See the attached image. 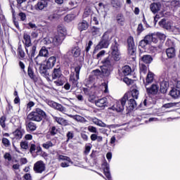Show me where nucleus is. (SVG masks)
<instances>
[{
  "instance_id": "nucleus-39",
  "label": "nucleus",
  "mask_w": 180,
  "mask_h": 180,
  "mask_svg": "<svg viewBox=\"0 0 180 180\" xmlns=\"http://www.w3.org/2000/svg\"><path fill=\"white\" fill-rule=\"evenodd\" d=\"M47 70H49V68H47L46 65H44L40 68L39 72L40 74H41V75H43V77H47L49 75V71H47Z\"/></svg>"
},
{
  "instance_id": "nucleus-11",
  "label": "nucleus",
  "mask_w": 180,
  "mask_h": 180,
  "mask_svg": "<svg viewBox=\"0 0 180 180\" xmlns=\"http://www.w3.org/2000/svg\"><path fill=\"white\" fill-rule=\"evenodd\" d=\"M159 25L160 27H163V29H166V30H171V32H174V29L175 27L172 26V22L170 21H167L165 18L162 19L159 22Z\"/></svg>"
},
{
  "instance_id": "nucleus-50",
  "label": "nucleus",
  "mask_w": 180,
  "mask_h": 180,
  "mask_svg": "<svg viewBox=\"0 0 180 180\" xmlns=\"http://www.w3.org/2000/svg\"><path fill=\"white\" fill-rule=\"evenodd\" d=\"M176 105H178V103H168L165 104L163 106L166 109H168L169 108H174V106H176Z\"/></svg>"
},
{
  "instance_id": "nucleus-58",
  "label": "nucleus",
  "mask_w": 180,
  "mask_h": 180,
  "mask_svg": "<svg viewBox=\"0 0 180 180\" xmlns=\"http://www.w3.org/2000/svg\"><path fill=\"white\" fill-rule=\"evenodd\" d=\"M88 130L90 131V133H98V130L96 129V127L94 126H89Z\"/></svg>"
},
{
  "instance_id": "nucleus-29",
  "label": "nucleus",
  "mask_w": 180,
  "mask_h": 180,
  "mask_svg": "<svg viewBox=\"0 0 180 180\" xmlns=\"http://www.w3.org/2000/svg\"><path fill=\"white\" fill-rule=\"evenodd\" d=\"M69 117H71L74 120H76V122H80V123H86V122H88V120H86L84 117L80 115H70Z\"/></svg>"
},
{
  "instance_id": "nucleus-61",
  "label": "nucleus",
  "mask_w": 180,
  "mask_h": 180,
  "mask_svg": "<svg viewBox=\"0 0 180 180\" xmlns=\"http://www.w3.org/2000/svg\"><path fill=\"white\" fill-rule=\"evenodd\" d=\"M152 42L153 43H158V37L157 34H152Z\"/></svg>"
},
{
  "instance_id": "nucleus-21",
  "label": "nucleus",
  "mask_w": 180,
  "mask_h": 180,
  "mask_svg": "<svg viewBox=\"0 0 180 180\" xmlns=\"http://www.w3.org/2000/svg\"><path fill=\"white\" fill-rule=\"evenodd\" d=\"M169 95L173 98V99H179L180 98V88H172L169 91Z\"/></svg>"
},
{
  "instance_id": "nucleus-43",
  "label": "nucleus",
  "mask_w": 180,
  "mask_h": 180,
  "mask_svg": "<svg viewBox=\"0 0 180 180\" xmlns=\"http://www.w3.org/2000/svg\"><path fill=\"white\" fill-rule=\"evenodd\" d=\"M111 5L113 6V8L117 9V8H120L122 6V3L119 0H112L111 1Z\"/></svg>"
},
{
  "instance_id": "nucleus-57",
  "label": "nucleus",
  "mask_w": 180,
  "mask_h": 180,
  "mask_svg": "<svg viewBox=\"0 0 180 180\" xmlns=\"http://www.w3.org/2000/svg\"><path fill=\"white\" fill-rule=\"evenodd\" d=\"M179 1L177 0H172L171 1V6H173L174 8H177V6H179Z\"/></svg>"
},
{
  "instance_id": "nucleus-18",
  "label": "nucleus",
  "mask_w": 180,
  "mask_h": 180,
  "mask_svg": "<svg viewBox=\"0 0 180 180\" xmlns=\"http://www.w3.org/2000/svg\"><path fill=\"white\" fill-rule=\"evenodd\" d=\"M127 95V101H128V105L126 106L127 109H129V110H133L134 108L137 106V103L136 102V100L131 96H129V94Z\"/></svg>"
},
{
  "instance_id": "nucleus-16",
  "label": "nucleus",
  "mask_w": 180,
  "mask_h": 180,
  "mask_svg": "<svg viewBox=\"0 0 180 180\" xmlns=\"http://www.w3.org/2000/svg\"><path fill=\"white\" fill-rule=\"evenodd\" d=\"M63 75V73L61 72V66H60V63H57L56 68L53 69V73H52V78L53 79H57L58 78H60Z\"/></svg>"
},
{
  "instance_id": "nucleus-4",
  "label": "nucleus",
  "mask_w": 180,
  "mask_h": 180,
  "mask_svg": "<svg viewBox=\"0 0 180 180\" xmlns=\"http://www.w3.org/2000/svg\"><path fill=\"white\" fill-rule=\"evenodd\" d=\"M112 37L113 36L110 32L107 31L104 32L96 49L97 50H101V49H108L110 44V41L112 40Z\"/></svg>"
},
{
  "instance_id": "nucleus-22",
  "label": "nucleus",
  "mask_w": 180,
  "mask_h": 180,
  "mask_svg": "<svg viewBox=\"0 0 180 180\" xmlns=\"http://www.w3.org/2000/svg\"><path fill=\"white\" fill-rule=\"evenodd\" d=\"M25 134V131L22 129H17L13 132V139L15 140H20Z\"/></svg>"
},
{
  "instance_id": "nucleus-36",
  "label": "nucleus",
  "mask_w": 180,
  "mask_h": 180,
  "mask_svg": "<svg viewBox=\"0 0 180 180\" xmlns=\"http://www.w3.org/2000/svg\"><path fill=\"white\" fill-rule=\"evenodd\" d=\"M47 49H49V48H47L46 46H43L40 49L38 55H39L42 57H48L49 56V50Z\"/></svg>"
},
{
  "instance_id": "nucleus-5",
  "label": "nucleus",
  "mask_w": 180,
  "mask_h": 180,
  "mask_svg": "<svg viewBox=\"0 0 180 180\" xmlns=\"http://www.w3.org/2000/svg\"><path fill=\"white\" fill-rule=\"evenodd\" d=\"M67 34V30L65 28H58V34L53 37V44L54 46H58L61 44L64 39H65V34Z\"/></svg>"
},
{
  "instance_id": "nucleus-51",
  "label": "nucleus",
  "mask_w": 180,
  "mask_h": 180,
  "mask_svg": "<svg viewBox=\"0 0 180 180\" xmlns=\"http://www.w3.org/2000/svg\"><path fill=\"white\" fill-rule=\"evenodd\" d=\"M152 36L153 34H149L145 37L144 40L148 43V44H150V43L152 42Z\"/></svg>"
},
{
  "instance_id": "nucleus-55",
  "label": "nucleus",
  "mask_w": 180,
  "mask_h": 180,
  "mask_svg": "<svg viewBox=\"0 0 180 180\" xmlns=\"http://www.w3.org/2000/svg\"><path fill=\"white\" fill-rule=\"evenodd\" d=\"M158 39H160V40H165L167 36L165 34H162L161 32H158L157 34Z\"/></svg>"
},
{
  "instance_id": "nucleus-44",
  "label": "nucleus",
  "mask_w": 180,
  "mask_h": 180,
  "mask_svg": "<svg viewBox=\"0 0 180 180\" xmlns=\"http://www.w3.org/2000/svg\"><path fill=\"white\" fill-rule=\"evenodd\" d=\"M18 54L20 58H25V56H26V53H25V51L22 49V46H19L18 48Z\"/></svg>"
},
{
  "instance_id": "nucleus-19",
  "label": "nucleus",
  "mask_w": 180,
  "mask_h": 180,
  "mask_svg": "<svg viewBox=\"0 0 180 180\" xmlns=\"http://www.w3.org/2000/svg\"><path fill=\"white\" fill-rule=\"evenodd\" d=\"M43 44H45L46 46H49L46 48L47 49H51V47L54 45V38L53 37H45L42 40Z\"/></svg>"
},
{
  "instance_id": "nucleus-64",
  "label": "nucleus",
  "mask_w": 180,
  "mask_h": 180,
  "mask_svg": "<svg viewBox=\"0 0 180 180\" xmlns=\"http://www.w3.org/2000/svg\"><path fill=\"white\" fill-rule=\"evenodd\" d=\"M173 33L174 34H180V27H174L173 30Z\"/></svg>"
},
{
  "instance_id": "nucleus-31",
  "label": "nucleus",
  "mask_w": 180,
  "mask_h": 180,
  "mask_svg": "<svg viewBox=\"0 0 180 180\" xmlns=\"http://www.w3.org/2000/svg\"><path fill=\"white\" fill-rule=\"evenodd\" d=\"M91 122L100 127H106V124L96 117L91 118Z\"/></svg>"
},
{
  "instance_id": "nucleus-53",
  "label": "nucleus",
  "mask_w": 180,
  "mask_h": 180,
  "mask_svg": "<svg viewBox=\"0 0 180 180\" xmlns=\"http://www.w3.org/2000/svg\"><path fill=\"white\" fill-rule=\"evenodd\" d=\"M123 81L127 85H131L133 84V80L127 77H124Z\"/></svg>"
},
{
  "instance_id": "nucleus-52",
  "label": "nucleus",
  "mask_w": 180,
  "mask_h": 180,
  "mask_svg": "<svg viewBox=\"0 0 180 180\" xmlns=\"http://www.w3.org/2000/svg\"><path fill=\"white\" fill-rule=\"evenodd\" d=\"M2 143L5 147H9V146H11V141L6 138L2 139Z\"/></svg>"
},
{
  "instance_id": "nucleus-2",
  "label": "nucleus",
  "mask_w": 180,
  "mask_h": 180,
  "mask_svg": "<svg viewBox=\"0 0 180 180\" xmlns=\"http://www.w3.org/2000/svg\"><path fill=\"white\" fill-rule=\"evenodd\" d=\"M23 44L25 46V51L31 60L36 56V45L32 46V39L29 34L25 33L23 35Z\"/></svg>"
},
{
  "instance_id": "nucleus-17",
  "label": "nucleus",
  "mask_w": 180,
  "mask_h": 180,
  "mask_svg": "<svg viewBox=\"0 0 180 180\" xmlns=\"http://www.w3.org/2000/svg\"><path fill=\"white\" fill-rule=\"evenodd\" d=\"M102 167L103 168L104 174L107 178V180H112V176L110 175V166L108 164V162H105Z\"/></svg>"
},
{
  "instance_id": "nucleus-41",
  "label": "nucleus",
  "mask_w": 180,
  "mask_h": 180,
  "mask_svg": "<svg viewBox=\"0 0 180 180\" xmlns=\"http://www.w3.org/2000/svg\"><path fill=\"white\" fill-rule=\"evenodd\" d=\"M75 19V15L74 14H68L65 18V22L70 23V22H72Z\"/></svg>"
},
{
  "instance_id": "nucleus-35",
  "label": "nucleus",
  "mask_w": 180,
  "mask_h": 180,
  "mask_svg": "<svg viewBox=\"0 0 180 180\" xmlns=\"http://www.w3.org/2000/svg\"><path fill=\"white\" fill-rule=\"evenodd\" d=\"M136 51H137V46H129L128 47V54L131 56L132 58H134L136 56Z\"/></svg>"
},
{
  "instance_id": "nucleus-28",
  "label": "nucleus",
  "mask_w": 180,
  "mask_h": 180,
  "mask_svg": "<svg viewBox=\"0 0 180 180\" xmlns=\"http://www.w3.org/2000/svg\"><path fill=\"white\" fill-rule=\"evenodd\" d=\"M112 70H113L112 68L103 66V68H101V72H102L103 77H109L110 75V73L112 72Z\"/></svg>"
},
{
  "instance_id": "nucleus-27",
  "label": "nucleus",
  "mask_w": 180,
  "mask_h": 180,
  "mask_svg": "<svg viewBox=\"0 0 180 180\" xmlns=\"http://www.w3.org/2000/svg\"><path fill=\"white\" fill-rule=\"evenodd\" d=\"M96 105L98 106V108H105V106H108V98H103L98 99L96 101Z\"/></svg>"
},
{
  "instance_id": "nucleus-25",
  "label": "nucleus",
  "mask_w": 180,
  "mask_h": 180,
  "mask_svg": "<svg viewBox=\"0 0 180 180\" xmlns=\"http://www.w3.org/2000/svg\"><path fill=\"white\" fill-rule=\"evenodd\" d=\"M53 120L60 126H68V121L63 117L53 116Z\"/></svg>"
},
{
  "instance_id": "nucleus-14",
  "label": "nucleus",
  "mask_w": 180,
  "mask_h": 180,
  "mask_svg": "<svg viewBox=\"0 0 180 180\" xmlns=\"http://www.w3.org/2000/svg\"><path fill=\"white\" fill-rule=\"evenodd\" d=\"M49 5V0H40L34 5V9L35 11H43Z\"/></svg>"
},
{
  "instance_id": "nucleus-3",
  "label": "nucleus",
  "mask_w": 180,
  "mask_h": 180,
  "mask_svg": "<svg viewBox=\"0 0 180 180\" xmlns=\"http://www.w3.org/2000/svg\"><path fill=\"white\" fill-rule=\"evenodd\" d=\"M46 117H47L46 112L43 111L41 108H36L27 115V119L31 122H40L43 119H46Z\"/></svg>"
},
{
  "instance_id": "nucleus-1",
  "label": "nucleus",
  "mask_w": 180,
  "mask_h": 180,
  "mask_svg": "<svg viewBox=\"0 0 180 180\" xmlns=\"http://www.w3.org/2000/svg\"><path fill=\"white\" fill-rule=\"evenodd\" d=\"M119 44L116 41H115L111 45V55H109L108 57L104 58L101 63L103 67H108L110 68H113L115 65V61H119L120 60V52H119Z\"/></svg>"
},
{
  "instance_id": "nucleus-37",
  "label": "nucleus",
  "mask_w": 180,
  "mask_h": 180,
  "mask_svg": "<svg viewBox=\"0 0 180 180\" xmlns=\"http://www.w3.org/2000/svg\"><path fill=\"white\" fill-rule=\"evenodd\" d=\"M71 53L73 57H79L81 56V49L79 47L72 48L71 50Z\"/></svg>"
},
{
  "instance_id": "nucleus-47",
  "label": "nucleus",
  "mask_w": 180,
  "mask_h": 180,
  "mask_svg": "<svg viewBox=\"0 0 180 180\" xmlns=\"http://www.w3.org/2000/svg\"><path fill=\"white\" fill-rule=\"evenodd\" d=\"M20 146L22 150H27L29 148V142L27 141H22L20 142Z\"/></svg>"
},
{
  "instance_id": "nucleus-32",
  "label": "nucleus",
  "mask_w": 180,
  "mask_h": 180,
  "mask_svg": "<svg viewBox=\"0 0 180 180\" xmlns=\"http://www.w3.org/2000/svg\"><path fill=\"white\" fill-rule=\"evenodd\" d=\"M139 90L134 89L131 93L126 94L125 95H128V96H130L133 99H138L139 98Z\"/></svg>"
},
{
  "instance_id": "nucleus-48",
  "label": "nucleus",
  "mask_w": 180,
  "mask_h": 180,
  "mask_svg": "<svg viewBox=\"0 0 180 180\" xmlns=\"http://www.w3.org/2000/svg\"><path fill=\"white\" fill-rule=\"evenodd\" d=\"M128 47H136V44H134V39L132 37H129L127 39Z\"/></svg>"
},
{
  "instance_id": "nucleus-40",
  "label": "nucleus",
  "mask_w": 180,
  "mask_h": 180,
  "mask_svg": "<svg viewBox=\"0 0 180 180\" xmlns=\"http://www.w3.org/2000/svg\"><path fill=\"white\" fill-rule=\"evenodd\" d=\"M140 74L141 77L143 78V75L147 74V66L144 64L140 65Z\"/></svg>"
},
{
  "instance_id": "nucleus-13",
  "label": "nucleus",
  "mask_w": 180,
  "mask_h": 180,
  "mask_svg": "<svg viewBox=\"0 0 180 180\" xmlns=\"http://www.w3.org/2000/svg\"><path fill=\"white\" fill-rule=\"evenodd\" d=\"M58 160L59 161H65L60 164L62 168H67L68 167H70V164H72L71 158L65 155H60L58 156Z\"/></svg>"
},
{
  "instance_id": "nucleus-49",
  "label": "nucleus",
  "mask_w": 180,
  "mask_h": 180,
  "mask_svg": "<svg viewBox=\"0 0 180 180\" xmlns=\"http://www.w3.org/2000/svg\"><path fill=\"white\" fill-rule=\"evenodd\" d=\"M5 122H6V117L2 116L0 118V124L3 129H5L6 127V124H5Z\"/></svg>"
},
{
  "instance_id": "nucleus-7",
  "label": "nucleus",
  "mask_w": 180,
  "mask_h": 180,
  "mask_svg": "<svg viewBox=\"0 0 180 180\" xmlns=\"http://www.w3.org/2000/svg\"><path fill=\"white\" fill-rule=\"evenodd\" d=\"M160 82L161 94H167V91H168L169 86V79H168V77L162 76L160 78Z\"/></svg>"
},
{
  "instance_id": "nucleus-15",
  "label": "nucleus",
  "mask_w": 180,
  "mask_h": 180,
  "mask_svg": "<svg viewBox=\"0 0 180 180\" xmlns=\"http://www.w3.org/2000/svg\"><path fill=\"white\" fill-rule=\"evenodd\" d=\"M56 62L57 58L56 56H51L49 58L45 60L44 65H46V68L51 70V68H53V67L56 65Z\"/></svg>"
},
{
  "instance_id": "nucleus-34",
  "label": "nucleus",
  "mask_w": 180,
  "mask_h": 180,
  "mask_svg": "<svg viewBox=\"0 0 180 180\" xmlns=\"http://www.w3.org/2000/svg\"><path fill=\"white\" fill-rule=\"evenodd\" d=\"M91 34L95 37H98V36H101V34H102V32H101L100 28H98L96 27H93L91 29Z\"/></svg>"
},
{
  "instance_id": "nucleus-62",
  "label": "nucleus",
  "mask_w": 180,
  "mask_h": 180,
  "mask_svg": "<svg viewBox=\"0 0 180 180\" xmlns=\"http://www.w3.org/2000/svg\"><path fill=\"white\" fill-rule=\"evenodd\" d=\"M33 106H34V102H33V101H30V102L27 104V110H32V108H33Z\"/></svg>"
},
{
  "instance_id": "nucleus-30",
  "label": "nucleus",
  "mask_w": 180,
  "mask_h": 180,
  "mask_svg": "<svg viewBox=\"0 0 180 180\" xmlns=\"http://www.w3.org/2000/svg\"><path fill=\"white\" fill-rule=\"evenodd\" d=\"M166 54L168 58H174V57L176 56L175 48L171 47L166 49Z\"/></svg>"
},
{
  "instance_id": "nucleus-12",
  "label": "nucleus",
  "mask_w": 180,
  "mask_h": 180,
  "mask_svg": "<svg viewBox=\"0 0 180 180\" xmlns=\"http://www.w3.org/2000/svg\"><path fill=\"white\" fill-rule=\"evenodd\" d=\"M47 104L51 108H53V109H56V110H59V112H62V113L65 112V108L61 104L54 102L53 101H48Z\"/></svg>"
},
{
  "instance_id": "nucleus-24",
  "label": "nucleus",
  "mask_w": 180,
  "mask_h": 180,
  "mask_svg": "<svg viewBox=\"0 0 180 180\" xmlns=\"http://www.w3.org/2000/svg\"><path fill=\"white\" fill-rule=\"evenodd\" d=\"M150 9L153 13H157L161 9V3H152L150 5Z\"/></svg>"
},
{
  "instance_id": "nucleus-46",
  "label": "nucleus",
  "mask_w": 180,
  "mask_h": 180,
  "mask_svg": "<svg viewBox=\"0 0 180 180\" xmlns=\"http://www.w3.org/2000/svg\"><path fill=\"white\" fill-rule=\"evenodd\" d=\"M53 146H54V144H53V142L50 141H48L42 144V147L46 150H49V148H50V147H53Z\"/></svg>"
},
{
  "instance_id": "nucleus-38",
  "label": "nucleus",
  "mask_w": 180,
  "mask_h": 180,
  "mask_svg": "<svg viewBox=\"0 0 180 180\" xmlns=\"http://www.w3.org/2000/svg\"><path fill=\"white\" fill-rule=\"evenodd\" d=\"M123 75H130L131 74V68L129 65H125L122 69Z\"/></svg>"
},
{
  "instance_id": "nucleus-8",
  "label": "nucleus",
  "mask_w": 180,
  "mask_h": 180,
  "mask_svg": "<svg viewBox=\"0 0 180 180\" xmlns=\"http://www.w3.org/2000/svg\"><path fill=\"white\" fill-rule=\"evenodd\" d=\"M81 71V66L78 65L75 68V72L70 75V79L72 84L74 86L78 85V79H79V72Z\"/></svg>"
},
{
  "instance_id": "nucleus-54",
  "label": "nucleus",
  "mask_w": 180,
  "mask_h": 180,
  "mask_svg": "<svg viewBox=\"0 0 180 180\" xmlns=\"http://www.w3.org/2000/svg\"><path fill=\"white\" fill-rule=\"evenodd\" d=\"M41 57L40 55H37V56L34 58L35 63L37 65H40L41 64Z\"/></svg>"
},
{
  "instance_id": "nucleus-26",
  "label": "nucleus",
  "mask_w": 180,
  "mask_h": 180,
  "mask_svg": "<svg viewBox=\"0 0 180 180\" xmlns=\"http://www.w3.org/2000/svg\"><path fill=\"white\" fill-rule=\"evenodd\" d=\"M25 126L27 127V130L30 131H34L36 129H37V126L36 124L29 120V121L25 122Z\"/></svg>"
},
{
  "instance_id": "nucleus-6",
  "label": "nucleus",
  "mask_w": 180,
  "mask_h": 180,
  "mask_svg": "<svg viewBox=\"0 0 180 180\" xmlns=\"http://www.w3.org/2000/svg\"><path fill=\"white\" fill-rule=\"evenodd\" d=\"M127 101V94H124L120 101H117L115 104L111 107V109L116 112H123V110H124V106H126Z\"/></svg>"
},
{
  "instance_id": "nucleus-60",
  "label": "nucleus",
  "mask_w": 180,
  "mask_h": 180,
  "mask_svg": "<svg viewBox=\"0 0 180 180\" xmlns=\"http://www.w3.org/2000/svg\"><path fill=\"white\" fill-rule=\"evenodd\" d=\"M49 133L51 136H56L57 134V129L56 128V127H52Z\"/></svg>"
},
{
  "instance_id": "nucleus-56",
  "label": "nucleus",
  "mask_w": 180,
  "mask_h": 180,
  "mask_svg": "<svg viewBox=\"0 0 180 180\" xmlns=\"http://www.w3.org/2000/svg\"><path fill=\"white\" fill-rule=\"evenodd\" d=\"M141 106L142 107L150 106V101H148V99L145 98L144 101L142 103H141Z\"/></svg>"
},
{
  "instance_id": "nucleus-20",
  "label": "nucleus",
  "mask_w": 180,
  "mask_h": 180,
  "mask_svg": "<svg viewBox=\"0 0 180 180\" xmlns=\"http://www.w3.org/2000/svg\"><path fill=\"white\" fill-rule=\"evenodd\" d=\"M139 56L141 57V61L142 63H144L145 64H151L153 63V56L151 55H143L141 56V53H139Z\"/></svg>"
},
{
  "instance_id": "nucleus-45",
  "label": "nucleus",
  "mask_w": 180,
  "mask_h": 180,
  "mask_svg": "<svg viewBox=\"0 0 180 180\" xmlns=\"http://www.w3.org/2000/svg\"><path fill=\"white\" fill-rule=\"evenodd\" d=\"M117 22L119 25L123 26L124 25V17L122 15H118L117 16Z\"/></svg>"
},
{
  "instance_id": "nucleus-63",
  "label": "nucleus",
  "mask_w": 180,
  "mask_h": 180,
  "mask_svg": "<svg viewBox=\"0 0 180 180\" xmlns=\"http://www.w3.org/2000/svg\"><path fill=\"white\" fill-rule=\"evenodd\" d=\"M147 44H148V43H147V41L144 39L141 40L140 42H139V46L141 47H142V49H144V47H146V46H147Z\"/></svg>"
},
{
  "instance_id": "nucleus-59",
  "label": "nucleus",
  "mask_w": 180,
  "mask_h": 180,
  "mask_svg": "<svg viewBox=\"0 0 180 180\" xmlns=\"http://www.w3.org/2000/svg\"><path fill=\"white\" fill-rule=\"evenodd\" d=\"M91 148H92V146H91L89 145L85 146V150H84L85 155H88L89 154V151H91Z\"/></svg>"
},
{
  "instance_id": "nucleus-10",
  "label": "nucleus",
  "mask_w": 180,
  "mask_h": 180,
  "mask_svg": "<svg viewBox=\"0 0 180 180\" xmlns=\"http://www.w3.org/2000/svg\"><path fill=\"white\" fill-rule=\"evenodd\" d=\"M146 92L149 95H157L158 94V89L160 86L157 84H153L150 87L148 84H145Z\"/></svg>"
},
{
  "instance_id": "nucleus-9",
  "label": "nucleus",
  "mask_w": 180,
  "mask_h": 180,
  "mask_svg": "<svg viewBox=\"0 0 180 180\" xmlns=\"http://www.w3.org/2000/svg\"><path fill=\"white\" fill-rule=\"evenodd\" d=\"M33 169L35 174H43L46 171V164L42 160H39L34 164Z\"/></svg>"
},
{
  "instance_id": "nucleus-42",
  "label": "nucleus",
  "mask_w": 180,
  "mask_h": 180,
  "mask_svg": "<svg viewBox=\"0 0 180 180\" xmlns=\"http://www.w3.org/2000/svg\"><path fill=\"white\" fill-rule=\"evenodd\" d=\"M27 73L30 78H31V79H34L35 78L34 72L33 71V68H32V66L30 65L28 66Z\"/></svg>"
},
{
  "instance_id": "nucleus-23",
  "label": "nucleus",
  "mask_w": 180,
  "mask_h": 180,
  "mask_svg": "<svg viewBox=\"0 0 180 180\" xmlns=\"http://www.w3.org/2000/svg\"><path fill=\"white\" fill-rule=\"evenodd\" d=\"M88 27H89V24H88L86 20H82L77 25V29L79 32H84V30H86Z\"/></svg>"
},
{
  "instance_id": "nucleus-33",
  "label": "nucleus",
  "mask_w": 180,
  "mask_h": 180,
  "mask_svg": "<svg viewBox=\"0 0 180 180\" xmlns=\"http://www.w3.org/2000/svg\"><path fill=\"white\" fill-rule=\"evenodd\" d=\"M154 81V73L149 72L146 76V82L145 85H148Z\"/></svg>"
}]
</instances>
